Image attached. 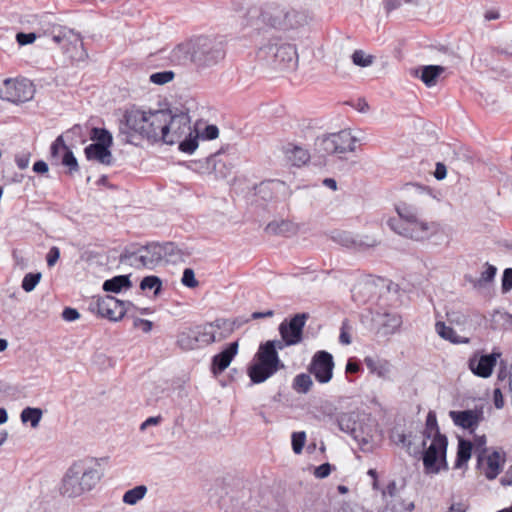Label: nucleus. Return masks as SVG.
<instances>
[{
	"label": "nucleus",
	"mask_w": 512,
	"mask_h": 512,
	"mask_svg": "<svg viewBox=\"0 0 512 512\" xmlns=\"http://www.w3.org/2000/svg\"><path fill=\"white\" fill-rule=\"evenodd\" d=\"M163 117L164 109L133 106L123 115L119 128L120 135L129 144H136V140L159 142Z\"/></svg>",
	"instance_id": "1"
},
{
	"label": "nucleus",
	"mask_w": 512,
	"mask_h": 512,
	"mask_svg": "<svg viewBox=\"0 0 512 512\" xmlns=\"http://www.w3.org/2000/svg\"><path fill=\"white\" fill-rule=\"evenodd\" d=\"M104 460L86 457L75 461L63 476L60 486L61 494L76 498L92 491L103 477Z\"/></svg>",
	"instance_id": "2"
},
{
	"label": "nucleus",
	"mask_w": 512,
	"mask_h": 512,
	"mask_svg": "<svg viewBox=\"0 0 512 512\" xmlns=\"http://www.w3.org/2000/svg\"><path fill=\"white\" fill-rule=\"evenodd\" d=\"M163 118L159 142L167 145L178 144L181 152L194 153L199 146V129L192 126L189 114L183 111L172 113L170 110H164Z\"/></svg>",
	"instance_id": "3"
},
{
	"label": "nucleus",
	"mask_w": 512,
	"mask_h": 512,
	"mask_svg": "<svg viewBox=\"0 0 512 512\" xmlns=\"http://www.w3.org/2000/svg\"><path fill=\"white\" fill-rule=\"evenodd\" d=\"M259 58L268 65L286 71H294L298 66L299 54L296 45L286 37L272 36L259 49Z\"/></svg>",
	"instance_id": "4"
},
{
	"label": "nucleus",
	"mask_w": 512,
	"mask_h": 512,
	"mask_svg": "<svg viewBox=\"0 0 512 512\" xmlns=\"http://www.w3.org/2000/svg\"><path fill=\"white\" fill-rule=\"evenodd\" d=\"M337 424L341 431L350 434L358 442L363 451L373 449L376 426L369 417L361 418L355 412H343L337 416Z\"/></svg>",
	"instance_id": "5"
},
{
	"label": "nucleus",
	"mask_w": 512,
	"mask_h": 512,
	"mask_svg": "<svg viewBox=\"0 0 512 512\" xmlns=\"http://www.w3.org/2000/svg\"><path fill=\"white\" fill-rule=\"evenodd\" d=\"M359 138L352 134L351 130L344 129L338 133H332L318 137L315 141V153L320 158L335 153L351 152L355 149Z\"/></svg>",
	"instance_id": "6"
},
{
	"label": "nucleus",
	"mask_w": 512,
	"mask_h": 512,
	"mask_svg": "<svg viewBox=\"0 0 512 512\" xmlns=\"http://www.w3.org/2000/svg\"><path fill=\"white\" fill-rule=\"evenodd\" d=\"M283 367L279 356H275L267 349L259 348L248 368V375L253 383L259 384L265 382Z\"/></svg>",
	"instance_id": "7"
},
{
	"label": "nucleus",
	"mask_w": 512,
	"mask_h": 512,
	"mask_svg": "<svg viewBox=\"0 0 512 512\" xmlns=\"http://www.w3.org/2000/svg\"><path fill=\"white\" fill-rule=\"evenodd\" d=\"M447 444L446 437L423 440V466L426 474H438L442 470H447Z\"/></svg>",
	"instance_id": "8"
},
{
	"label": "nucleus",
	"mask_w": 512,
	"mask_h": 512,
	"mask_svg": "<svg viewBox=\"0 0 512 512\" xmlns=\"http://www.w3.org/2000/svg\"><path fill=\"white\" fill-rule=\"evenodd\" d=\"M225 51L221 42L208 37L194 39L192 62L199 66L209 67L224 59Z\"/></svg>",
	"instance_id": "9"
},
{
	"label": "nucleus",
	"mask_w": 512,
	"mask_h": 512,
	"mask_svg": "<svg viewBox=\"0 0 512 512\" xmlns=\"http://www.w3.org/2000/svg\"><path fill=\"white\" fill-rule=\"evenodd\" d=\"M403 197L395 209L399 218L406 224L422 213V200L426 194L420 187L408 186L404 190Z\"/></svg>",
	"instance_id": "10"
},
{
	"label": "nucleus",
	"mask_w": 512,
	"mask_h": 512,
	"mask_svg": "<svg viewBox=\"0 0 512 512\" xmlns=\"http://www.w3.org/2000/svg\"><path fill=\"white\" fill-rule=\"evenodd\" d=\"M34 93V86L27 79H6L0 86V98L14 104L32 100Z\"/></svg>",
	"instance_id": "11"
},
{
	"label": "nucleus",
	"mask_w": 512,
	"mask_h": 512,
	"mask_svg": "<svg viewBox=\"0 0 512 512\" xmlns=\"http://www.w3.org/2000/svg\"><path fill=\"white\" fill-rule=\"evenodd\" d=\"M166 251V246L156 243L149 244L140 248L131 256V263L136 267L142 266L153 269L161 263Z\"/></svg>",
	"instance_id": "12"
},
{
	"label": "nucleus",
	"mask_w": 512,
	"mask_h": 512,
	"mask_svg": "<svg viewBox=\"0 0 512 512\" xmlns=\"http://www.w3.org/2000/svg\"><path fill=\"white\" fill-rule=\"evenodd\" d=\"M333 369V356L326 351L316 352L308 368L309 372L321 384L330 382L333 377Z\"/></svg>",
	"instance_id": "13"
},
{
	"label": "nucleus",
	"mask_w": 512,
	"mask_h": 512,
	"mask_svg": "<svg viewBox=\"0 0 512 512\" xmlns=\"http://www.w3.org/2000/svg\"><path fill=\"white\" fill-rule=\"evenodd\" d=\"M97 311L102 317L112 321L121 320L131 307L130 301H120L113 296H105L97 300Z\"/></svg>",
	"instance_id": "14"
},
{
	"label": "nucleus",
	"mask_w": 512,
	"mask_h": 512,
	"mask_svg": "<svg viewBox=\"0 0 512 512\" xmlns=\"http://www.w3.org/2000/svg\"><path fill=\"white\" fill-rule=\"evenodd\" d=\"M439 229L440 225L438 223L428 221L421 213L414 220L405 224V236L415 240H423L436 234Z\"/></svg>",
	"instance_id": "15"
},
{
	"label": "nucleus",
	"mask_w": 512,
	"mask_h": 512,
	"mask_svg": "<svg viewBox=\"0 0 512 512\" xmlns=\"http://www.w3.org/2000/svg\"><path fill=\"white\" fill-rule=\"evenodd\" d=\"M501 357L500 352H492L488 355L474 354L469 359V368L478 377L488 378L491 376L497 360Z\"/></svg>",
	"instance_id": "16"
},
{
	"label": "nucleus",
	"mask_w": 512,
	"mask_h": 512,
	"mask_svg": "<svg viewBox=\"0 0 512 512\" xmlns=\"http://www.w3.org/2000/svg\"><path fill=\"white\" fill-rule=\"evenodd\" d=\"M305 322L306 315L297 314L289 323L283 322L280 324V335L288 345L298 344L302 340V330L305 326Z\"/></svg>",
	"instance_id": "17"
},
{
	"label": "nucleus",
	"mask_w": 512,
	"mask_h": 512,
	"mask_svg": "<svg viewBox=\"0 0 512 512\" xmlns=\"http://www.w3.org/2000/svg\"><path fill=\"white\" fill-rule=\"evenodd\" d=\"M449 416L456 426L474 431L483 418V412L478 409L450 411Z\"/></svg>",
	"instance_id": "18"
},
{
	"label": "nucleus",
	"mask_w": 512,
	"mask_h": 512,
	"mask_svg": "<svg viewBox=\"0 0 512 512\" xmlns=\"http://www.w3.org/2000/svg\"><path fill=\"white\" fill-rule=\"evenodd\" d=\"M503 464L504 458L496 451L484 458L479 457L480 468L484 475L490 480L495 479L499 475Z\"/></svg>",
	"instance_id": "19"
},
{
	"label": "nucleus",
	"mask_w": 512,
	"mask_h": 512,
	"mask_svg": "<svg viewBox=\"0 0 512 512\" xmlns=\"http://www.w3.org/2000/svg\"><path fill=\"white\" fill-rule=\"evenodd\" d=\"M373 320L384 335L395 333L402 324L401 317L395 313H377Z\"/></svg>",
	"instance_id": "20"
},
{
	"label": "nucleus",
	"mask_w": 512,
	"mask_h": 512,
	"mask_svg": "<svg viewBox=\"0 0 512 512\" xmlns=\"http://www.w3.org/2000/svg\"><path fill=\"white\" fill-rule=\"evenodd\" d=\"M238 352V343L233 342L221 353L215 355L212 360V371L219 374L229 367L232 359Z\"/></svg>",
	"instance_id": "21"
},
{
	"label": "nucleus",
	"mask_w": 512,
	"mask_h": 512,
	"mask_svg": "<svg viewBox=\"0 0 512 512\" xmlns=\"http://www.w3.org/2000/svg\"><path fill=\"white\" fill-rule=\"evenodd\" d=\"M364 363L368 370L379 378L389 380L391 378L392 365L385 359L377 357H366Z\"/></svg>",
	"instance_id": "22"
},
{
	"label": "nucleus",
	"mask_w": 512,
	"mask_h": 512,
	"mask_svg": "<svg viewBox=\"0 0 512 512\" xmlns=\"http://www.w3.org/2000/svg\"><path fill=\"white\" fill-rule=\"evenodd\" d=\"M85 155L88 160H94L103 165H111L113 163V156L109 147L93 143L85 148Z\"/></svg>",
	"instance_id": "23"
},
{
	"label": "nucleus",
	"mask_w": 512,
	"mask_h": 512,
	"mask_svg": "<svg viewBox=\"0 0 512 512\" xmlns=\"http://www.w3.org/2000/svg\"><path fill=\"white\" fill-rule=\"evenodd\" d=\"M445 70L446 68L440 65H427L422 66L417 73H420L419 77L427 87H433Z\"/></svg>",
	"instance_id": "24"
},
{
	"label": "nucleus",
	"mask_w": 512,
	"mask_h": 512,
	"mask_svg": "<svg viewBox=\"0 0 512 512\" xmlns=\"http://www.w3.org/2000/svg\"><path fill=\"white\" fill-rule=\"evenodd\" d=\"M286 159L295 166H301L307 163L310 158L309 153L302 147L293 144H287L283 148Z\"/></svg>",
	"instance_id": "25"
},
{
	"label": "nucleus",
	"mask_w": 512,
	"mask_h": 512,
	"mask_svg": "<svg viewBox=\"0 0 512 512\" xmlns=\"http://www.w3.org/2000/svg\"><path fill=\"white\" fill-rule=\"evenodd\" d=\"M194 53V40L187 41L176 46L172 51L173 61L179 64H185L188 61H192Z\"/></svg>",
	"instance_id": "26"
},
{
	"label": "nucleus",
	"mask_w": 512,
	"mask_h": 512,
	"mask_svg": "<svg viewBox=\"0 0 512 512\" xmlns=\"http://www.w3.org/2000/svg\"><path fill=\"white\" fill-rule=\"evenodd\" d=\"M132 283L128 275H118L103 283V290L106 292L119 293L122 290L131 288Z\"/></svg>",
	"instance_id": "27"
},
{
	"label": "nucleus",
	"mask_w": 512,
	"mask_h": 512,
	"mask_svg": "<svg viewBox=\"0 0 512 512\" xmlns=\"http://www.w3.org/2000/svg\"><path fill=\"white\" fill-rule=\"evenodd\" d=\"M177 343L184 350H192L201 346L195 328H189L181 332Z\"/></svg>",
	"instance_id": "28"
},
{
	"label": "nucleus",
	"mask_w": 512,
	"mask_h": 512,
	"mask_svg": "<svg viewBox=\"0 0 512 512\" xmlns=\"http://www.w3.org/2000/svg\"><path fill=\"white\" fill-rule=\"evenodd\" d=\"M437 334L452 343H468V338L458 335L453 328L447 326L444 322H437L435 324Z\"/></svg>",
	"instance_id": "29"
},
{
	"label": "nucleus",
	"mask_w": 512,
	"mask_h": 512,
	"mask_svg": "<svg viewBox=\"0 0 512 512\" xmlns=\"http://www.w3.org/2000/svg\"><path fill=\"white\" fill-rule=\"evenodd\" d=\"M209 325L213 327L212 332L215 337V342L226 339L233 331L232 323L225 319H218L209 323Z\"/></svg>",
	"instance_id": "30"
},
{
	"label": "nucleus",
	"mask_w": 512,
	"mask_h": 512,
	"mask_svg": "<svg viewBox=\"0 0 512 512\" xmlns=\"http://www.w3.org/2000/svg\"><path fill=\"white\" fill-rule=\"evenodd\" d=\"M147 487L145 485H138L134 488L127 490L123 497L122 501L126 505H136L139 501H141L147 494Z\"/></svg>",
	"instance_id": "31"
},
{
	"label": "nucleus",
	"mask_w": 512,
	"mask_h": 512,
	"mask_svg": "<svg viewBox=\"0 0 512 512\" xmlns=\"http://www.w3.org/2000/svg\"><path fill=\"white\" fill-rule=\"evenodd\" d=\"M43 412L40 408L27 407L21 412V420L23 423H30L33 428L38 427Z\"/></svg>",
	"instance_id": "32"
},
{
	"label": "nucleus",
	"mask_w": 512,
	"mask_h": 512,
	"mask_svg": "<svg viewBox=\"0 0 512 512\" xmlns=\"http://www.w3.org/2000/svg\"><path fill=\"white\" fill-rule=\"evenodd\" d=\"M472 444L469 441L460 439L458 444L456 468H461L471 457Z\"/></svg>",
	"instance_id": "33"
},
{
	"label": "nucleus",
	"mask_w": 512,
	"mask_h": 512,
	"mask_svg": "<svg viewBox=\"0 0 512 512\" xmlns=\"http://www.w3.org/2000/svg\"><path fill=\"white\" fill-rule=\"evenodd\" d=\"M424 436V440H431L437 437H445L439 433L436 416L433 412H429L427 415Z\"/></svg>",
	"instance_id": "34"
},
{
	"label": "nucleus",
	"mask_w": 512,
	"mask_h": 512,
	"mask_svg": "<svg viewBox=\"0 0 512 512\" xmlns=\"http://www.w3.org/2000/svg\"><path fill=\"white\" fill-rule=\"evenodd\" d=\"M91 139L97 141L95 144L109 148L113 143L111 133L108 130L101 128H93Z\"/></svg>",
	"instance_id": "35"
},
{
	"label": "nucleus",
	"mask_w": 512,
	"mask_h": 512,
	"mask_svg": "<svg viewBox=\"0 0 512 512\" xmlns=\"http://www.w3.org/2000/svg\"><path fill=\"white\" fill-rule=\"evenodd\" d=\"M212 325L205 324L203 326H197L195 327V330L197 332V337L200 342V345H209L213 342H215V337L212 332Z\"/></svg>",
	"instance_id": "36"
},
{
	"label": "nucleus",
	"mask_w": 512,
	"mask_h": 512,
	"mask_svg": "<svg viewBox=\"0 0 512 512\" xmlns=\"http://www.w3.org/2000/svg\"><path fill=\"white\" fill-rule=\"evenodd\" d=\"M313 385L311 376L305 373L299 374L294 378L293 388L298 393H307Z\"/></svg>",
	"instance_id": "37"
},
{
	"label": "nucleus",
	"mask_w": 512,
	"mask_h": 512,
	"mask_svg": "<svg viewBox=\"0 0 512 512\" xmlns=\"http://www.w3.org/2000/svg\"><path fill=\"white\" fill-rule=\"evenodd\" d=\"M162 282L157 276H147L144 277L140 283V288L142 290H154V293L157 295L161 290Z\"/></svg>",
	"instance_id": "38"
},
{
	"label": "nucleus",
	"mask_w": 512,
	"mask_h": 512,
	"mask_svg": "<svg viewBox=\"0 0 512 512\" xmlns=\"http://www.w3.org/2000/svg\"><path fill=\"white\" fill-rule=\"evenodd\" d=\"M42 278V274L38 273H28L24 276L22 280V288L25 292H31L35 289V287L39 284Z\"/></svg>",
	"instance_id": "39"
},
{
	"label": "nucleus",
	"mask_w": 512,
	"mask_h": 512,
	"mask_svg": "<svg viewBox=\"0 0 512 512\" xmlns=\"http://www.w3.org/2000/svg\"><path fill=\"white\" fill-rule=\"evenodd\" d=\"M352 61L360 67H368L373 63V57L362 50H356L352 54Z\"/></svg>",
	"instance_id": "40"
},
{
	"label": "nucleus",
	"mask_w": 512,
	"mask_h": 512,
	"mask_svg": "<svg viewBox=\"0 0 512 512\" xmlns=\"http://www.w3.org/2000/svg\"><path fill=\"white\" fill-rule=\"evenodd\" d=\"M174 78L172 71L156 72L150 75V82L156 85H164L171 82Z\"/></svg>",
	"instance_id": "41"
},
{
	"label": "nucleus",
	"mask_w": 512,
	"mask_h": 512,
	"mask_svg": "<svg viewBox=\"0 0 512 512\" xmlns=\"http://www.w3.org/2000/svg\"><path fill=\"white\" fill-rule=\"evenodd\" d=\"M286 346H289L286 341L282 340H270L261 344L259 348L262 350L267 349V351L271 352L275 356H278V351L283 350Z\"/></svg>",
	"instance_id": "42"
},
{
	"label": "nucleus",
	"mask_w": 512,
	"mask_h": 512,
	"mask_svg": "<svg viewBox=\"0 0 512 512\" xmlns=\"http://www.w3.org/2000/svg\"><path fill=\"white\" fill-rule=\"evenodd\" d=\"M306 441L305 432H294L292 434V448L294 453L300 454Z\"/></svg>",
	"instance_id": "43"
},
{
	"label": "nucleus",
	"mask_w": 512,
	"mask_h": 512,
	"mask_svg": "<svg viewBox=\"0 0 512 512\" xmlns=\"http://www.w3.org/2000/svg\"><path fill=\"white\" fill-rule=\"evenodd\" d=\"M219 136V129L215 125H207L203 130H199V139L214 140Z\"/></svg>",
	"instance_id": "44"
},
{
	"label": "nucleus",
	"mask_w": 512,
	"mask_h": 512,
	"mask_svg": "<svg viewBox=\"0 0 512 512\" xmlns=\"http://www.w3.org/2000/svg\"><path fill=\"white\" fill-rule=\"evenodd\" d=\"M181 281L183 285L189 288H194L198 285V281L195 278L194 271L190 268H186L184 270Z\"/></svg>",
	"instance_id": "45"
},
{
	"label": "nucleus",
	"mask_w": 512,
	"mask_h": 512,
	"mask_svg": "<svg viewBox=\"0 0 512 512\" xmlns=\"http://www.w3.org/2000/svg\"><path fill=\"white\" fill-rule=\"evenodd\" d=\"M387 225L395 233L405 236V223L402 222L401 219L389 218L387 220Z\"/></svg>",
	"instance_id": "46"
},
{
	"label": "nucleus",
	"mask_w": 512,
	"mask_h": 512,
	"mask_svg": "<svg viewBox=\"0 0 512 512\" xmlns=\"http://www.w3.org/2000/svg\"><path fill=\"white\" fill-rule=\"evenodd\" d=\"M447 318L451 324H456L458 326H463L467 322V316L456 311L448 312Z\"/></svg>",
	"instance_id": "47"
},
{
	"label": "nucleus",
	"mask_w": 512,
	"mask_h": 512,
	"mask_svg": "<svg viewBox=\"0 0 512 512\" xmlns=\"http://www.w3.org/2000/svg\"><path fill=\"white\" fill-rule=\"evenodd\" d=\"M62 162L65 166L69 167L70 170L77 171L78 162H77L75 156L73 155L72 151H70L69 149L66 150V152L64 153Z\"/></svg>",
	"instance_id": "48"
},
{
	"label": "nucleus",
	"mask_w": 512,
	"mask_h": 512,
	"mask_svg": "<svg viewBox=\"0 0 512 512\" xmlns=\"http://www.w3.org/2000/svg\"><path fill=\"white\" fill-rule=\"evenodd\" d=\"M68 150L62 136L57 137V139L53 142L51 146V154L56 156L60 152H66Z\"/></svg>",
	"instance_id": "49"
},
{
	"label": "nucleus",
	"mask_w": 512,
	"mask_h": 512,
	"mask_svg": "<svg viewBox=\"0 0 512 512\" xmlns=\"http://www.w3.org/2000/svg\"><path fill=\"white\" fill-rule=\"evenodd\" d=\"M36 34L35 33H18L16 35V40L20 45H27L31 44L36 40Z\"/></svg>",
	"instance_id": "50"
},
{
	"label": "nucleus",
	"mask_w": 512,
	"mask_h": 512,
	"mask_svg": "<svg viewBox=\"0 0 512 512\" xmlns=\"http://www.w3.org/2000/svg\"><path fill=\"white\" fill-rule=\"evenodd\" d=\"M512 288V268L506 269L502 278V289L508 292Z\"/></svg>",
	"instance_id": "51"
},
{
	"label": "nucleus",
	"mask_w": 512,
	"mask_h": 512,
	"mask_svg": "<svg viewBox=\"0 0 512 512\" xmlns=\"http://www.w3.org/2000/svg\"><path fill=\"white\" fill-rule=\"evenodd\" d=\"M496 271L497 270L494 266H487L486 269L481 273L479 281L484 283L491 281L495 277Z\"/></svg>",
	"instance_id": "52"
},
{
	"label": "nucleus",
	"mask_w": 512,
	"mask_h": 512,
	"mask_svg": "<svg viewBox=\"0 0 512 512\" xmlns=\"http://www.w3.org/2000/svg\"><path fill=\"white\" fill-rule=\"evenodd\" d=\"M62 317L65 321L72 322L80 317L79 312L74 308H65L62 312Z\"/></svg>",
	"instance_id": "53"
},
{
	"label": "nucleus",
	"mask_w": 512,
	"mask_h": 512,
	"mask_svg": "<svg viewBox=\"0 0 512 512\" xmlns=\"http://www.w3.org/2000/svg\"><path fill=\"white\" fill-rule=\"evenodd\" d=\"M330 473H331V466L329 463H324V464L318 466L314 471V475L320 479L327 477Z\"/></svg>",
	"instance_id": "54"
},
{
	"label": "nucleus",
	"mask_w": 512,
	"mask_h": 512,
	"mask_svg": "<svg viewBox=\"0 0 512 512\" xmlns=\"http://www.w3.org/2000/svg\"><path fill=\"white\" fill-rule=\"evenodd\" d=\"M16 164L19 169H26L28 168L30 164V154L29 153H23L20 155H17L15 158Z\"/></svg>",
	"instance_id": "55"
},
{
	"label": "nucleus",
	"mask_w": 512,
	"mask_h": 512,
	"mask_svg": "<svg viewBox=\"0 0 512 512\" xmlns=\"http://www.w3.org/2000/svg\"><path fill=\"white\" fill-rule=\"evenodd\" d=\"M60 257V251L57 247H52L47 255V264L48 266H53L58 261Z\"/></svg>",
	"instance_id": "56"
},
{
	"label": "nucleus",
	"mask_w": 512,
	"mask_h": 512,
	"mask_svg": "<svg viewBox=\"0 0 512 512\" xmlns=\"http://www.w3.org/2000/svg\"><path fill=\"white\" fill-rule=\"evenodd\" d=\"M49 170V167L46 162L40 160L34 163L33 171L38 174H45Z\"/></svg>",
	"instance_id": "57"
},
{
	"label": "nucleus",
	"mask_w": 512,
	"mask_h": 512,
	"mask_svg": "<svg viewBox=\"0 0 512 512\" xmlns=\"http://www.w3.org/2000/svg\"><path fill=\"white\" fill-rule=\"evenodd\" d=\"M446 174H447L446 166L442 163H437L436 169L434 172L435 178L437 180H443L446 177Z\"/></svg>",
	"instance_id": "58"
},
{
	"label": "nucleus",
	"mask_w": 512,
	"mask_h": 512,
	"mask_svg": "<svg viewBox=\"0 0 512 512\" xmlns=\"http://www.w3.org/2000/svg\"><path fill=\"white\" fill-rule=\"evenodd\" d=\"M134 326L136 327H139L141 326L142 327V330L146 333L150 332L151 329H152V322L149 321V320H145V319H136L135 322H134Z\"/></svg>",
	"instance_id": "59"
},
{
	"label": "nucleus",
	"mask_w": 512,
	"mask_h": 512,
	"mask_svg": "<svg viewBox=\"0 0 512 512\" xmlns=\"http://www.w3.org/2000/svg\"><path fill=\"white\" fill-rule=\"evenodd\" d=\"M494 405L497 409H501L504 406L503 394L499 388L494 390Z\"/></svg>",
	"instance_id": "60"
},
{
	"label": "nucleus",
	"mask_w": 512,
	"mask_h": 512,
	"mask_svg": "<svg viewBox=\"0 0 512 512\" xmlns=\"http://www.w3.org/2000/svg\"><path fill=\"white\" fill-rule=\"evenodd\" d=\"M468 506L464 502L452 503L447 512H467Z\"/></svg>",
	"instance_id": "61"
},
{
	"label": "nucleus",
	"mask_w": 512,
	"mask_h": 512,
	"mask_svg": "<svg viewBox=\"0 0 512 512\" xmlns=\"http://www.w3.org/2000/svg\"><path fill=\"white\" fill-rule=\"evenodd\" d=\"M160 422V417H149L140 426V429L144 431L149 426H155Z\"/></svg>",
	"instance_id": "62"
},
{
	"label": "nucleus",
	"mask_w": 512,
	"mask_h": 512,
	"mask_svg": "<svg viewBox=\"0 0 512 512\" xmlns=\"http://www.w3.org/2000/svg\"><path fill=\"white\" fill-rule=\"evenodd\" d=\"M68 34H72L71 30L62 29L59 31V33L54 34L53 40L56 43L62 42L65 38H67Z\"/></svg>",
	"instance_id": "63"
},
{
	"label": "nucleus",
	"mask_w": 512,
	"mask_h": 512,
	"mask_svg": "<svg viewBox=\"0 0 512 512\" xmlns=\"http://www.w3.org/2000/svg\"><path fill=\"white\" fill-rule=\"evenodd\" d=\"M340 512H368L360 506H345L342 507Z\"/></svg>",
	"instance_id": "64"
}]
</instances>
